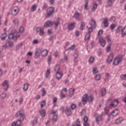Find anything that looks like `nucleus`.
Returning a JSON list of instances; mask_svg holds the SVG:
<instances>
[{
    "label": "nucleus",
    "instance_id": "1",
    "mask_svg": "<svg viewBox=\"0 0 126 126\" xmlns=\"http://www.w3.org/2000/svg\"><path fill=\"white\" fill-rule=\"evenodd\" d=\"M15 118H20L21 120H24L25 119V112L23 109L18 111L15 115Z\"/></svg>",
    "mask_w": 126,
    "mask_h": 126
},
{
    "label": "nucleus",
    "instance_id": "2",
    "mask_svg": "<svg viewBox=\"0 0 126 126\" xmlns=\"http://www.w3.org/2000/svg\"><path fill=\"white\" fill-rule=\"evenodd\" d=\"M55 13V7H49L48 8L46 11V18H50L54 16V14Z\"/></svg>",
    "mask_w": 126,
    "mask_h": 126
},
{
    "label": "nucleus",
    "instance_id": "3",
    "mask_svg": "<svg viewBox=\"0 0 126 126\" xmlns=\"http://www.w3.org/2000/svg\"><path fill=\"white\" fill-rule=\"evenodd\" d=\"M107 105L109 108L113 109V108H115V107L119 105V100L117 99H115L114 100L111 101L109 104L107 103Z\"/></svg>",
    "mask_w": 126,
    "mask_h": 126
},
{
    "label": "nucleus",
    "instance_id": "4",
    "mask_svg": "<svg viewBox=\"0 0 126 126\" xmlns=\"http://www.w3.org/2000/svg\"><path fill=\"white\" fill-rule=\"evenodd\" d=\"M119 114V109H115L111 112L109 116V119H113L114 117H116Z\"/></svg>",
    "mask_w": 126,
    "mask_h": 126
},
{
    "label": "nucleus",
    "instance_id": "5",
    "mask_svg": "<svg viewBox=\"0 0 126 126\" xmlns=\"http://www.w3.org/2000/svg\"><path fill=\"white\" fill-rule=\"evenodd\" d=\"M87 101H88V94H86L83 95L82 102H83L84 105H86L87 104Z\"/></svg>",
    "mask_w": 126,
    "mask_h": 126
},
{
    "label": "nucleus",
    "instance_id": "6",
    "mask_svg": "<svg viewBox=\"0 0 126 126\" xmlns=\"http://www.w3.org/2000/svg\"><path fill=\"white\" fill-rule=\"evenodd\" d=\"M63 76V73L62 72H56V78L57 80H60L62 79V78Z\"/></svg>",
    "mask_w": 126,
    "mask_h": 126
},
{
    "label": "nucleus",
    "instance_id": "7",
    "mask_svg": "<svg viewBox=\"0 0 126 126\" xmlns=\"http://www.w3.org/2000/svg\"><path fill=\"white\" fill-rule=\"evenodd\" d=\"M40 55H41V49L38 48L35 50V52L34 53V58L38 59V58L40 57Z\"/></svg>",
    "mask_w": 126,
    "mask_h": 126
},
{
    "label": "nucleus",
    "instance_id": "8",
    "mask_svg": "<svg viewBox=\"0 0 126 126\" xmlns=\"http://www.w3.org/2000/svg\"><path fill=\"white\" fill-rule=\"evenodd\" d=\"M65 115L67 116V117H69L72 115V112H71V110L69 107H66L65 110Z\"/></svg>",
    "mask_w": 126,
    "mask_h": 126
},
{
    "label": "nucleus",
    "instance_id": "9",
    "mask_svg": "<svg viewBox=\"0 0 126 126\" xmlns=\"http://www.w3.org/2000/svg\"><path fill=\"white\" fill-rule=\"evenodd\" d=\"M19 11V9L18 6H15L12 10V14L13 15H16Z\"/></svg>",
    "mask_w": 126,
    "mask_h": 126
},
{
    "label": "nucleus",
    "instance_id": "10",
    "mask_svg": "<svg viewBox=\"0 0 126 126\" xmlns=\"http://www.w3.org/2000/svg\"><path fill=\"white\" fill-rule=\"evenodd\" d=\"M53 25L54 22H52V21H47L45 23L44 26L45 27L48 28L50 27V26H53Z\"/></svg>",
    "mask_w": 126,
    "mask_h": 126
},
{
    "label": "nucleus",
    "instance_id": "11",
    "mask_svg": "<svg viewBox=\"0 0 126 126\" xmlns=\"http://www.w3.org/2000/svg\"><path fill=\"white\" fill-rule=\"evenodd\" d=\"M103 23L104 25V27L107 28L109 27V20L108 18H105L103 20Z\"/></svg>",
    "mask_w": 126,
    "mask_h": 126
},
{
    "label": "nucleus",
    "instance_id": "12",
    "mask_svg": "<svg viewBox=\"0 0 126 126\" xmlns=\"http://www.w3.org/2000/svg\"><path fill=\"white\" fill-rule=\"evenodd\" d=\"M113 59H114V55H113V54H111L106 60V63H111L113 61Z\"/></svg>",
    "mask_w": 126,
    "mask_h": 126
},
{
    "label": "nucleus",
    "instance_id": "13",
    "mask_svg": "<svg viewBox=\"0 0 126 126\" xmlns=\"http://www.w3.org/2000/svg\"><path fill=\"white\" fill-rule=\"evenodd\" d=\"M2 86L4 87L5 90L8 89V81L7 80L4 81L2 83Z\"/></svg>",
    "mask_w": 126,
    "mask_h": 126
},
{
    "label": "nucleus",
    "instance_id": "14",
    "mask_svg": "<svg viewBox=\"0 0 126 126\" xmlns=\"http://www.w3.org/2000/svg\"><path fill=\"white\" fill-rule=\"evenodd\" d=\"M99 43L101 45V47H105V46L106 45V41L105 40V39H103V38L101 37L99 38Z\"/></svg>",
    "mask_w": 126,
    "mask_h": 126
},
{
    "label": "nucleus",
    "instance_id": "15",
    "mask_svg": "<svg viewBox=\"0 0 126 126\" xmlns=\"http://www.w3.org/2000/svg\"><path fill=\"white\" fill-rule=\"evenodd\" d=\"M36 31L37 32H39L40 36H44V30L40 27H37L36 28Z\"/></svg>",
    "mask_w": 126,
    "mask_h": 126
},
{
    "label": "nucleus",
    "instance_id": "16",
    "mask_svg": "<svg viewBox=\"0 0 126 126\" xmlns=\"http://www.w3.org/2000/svg\"><path fill=\"white\" fill-rule=\"evenodd\" d=\"M75 24L74 23H71V24L68 25V29L69 31H70V30H73Z\"/></svg>",
    "mask_w": 126,
    "mask_h": 126
},
{
    "label": "nucleus",
    "instance_id": "17",
    "mask_svg": "<svg viewBox=\"0 0 126 126\" xmlns=\"http://www.w3.org/2000/svg\"><path fill=\"white\" fill-rule=\"evenodd\" d=\"M123 57V55H118L116 57H115V59H117L119 63H121V62L123 61V60L124 59Z\"/></svg>",
    "mask_w": 126,
    "mask_h": 126
},
{
    "label": "nucleus",
    "instance_id": "18",
    "mask_svg": "<svg viewBox=\"0 0 126 126\" xmlns=\"http://www.w3.org/2000/svg\"><path fill=\"white\" fill-rule=\"evenodd\" d=\"M39 113L40 114L42 118H45L46 116V110L42 109L39 111Z\"/></svg>",
    "mask_w": 126,
    "mask_h": 126
},
{
    "label": "nucleus",
    "instance_id": "19",
    "mask_svg": "<svg viewBox=\"0 0 126 126\" xmlns=\"http://www.w3.org/2000/svg\"><path fill=\"white\" fill-rule=\"evenodd\" d=\"M88 101L89 103H91L93 101H94V96L91 94L89 96L88 95Z\"/></svg>",
    "mask_w": 126,
    "mask_h": 126
},
{
    "label": "nucleus",
    "instance_id": "20",
    "mask_svg": "<svg viewBox=\"0 0 126 126\" xmlns=\"http://www.w3.org/2000/svg\"><path fill=\"white\" fill-rule=\"evenodd\" d=\"M98 7V4L96 3H94L93 5V7L92 8V12H95V10L97 9Z\"/></svg>",
    "mask_w": 126,
    "mask_h": 126
},
{
    "label": "nucleus",
    "instance_id": "21",
    "mask_svg": "<svg viewBox=\"0 0 126 126\" xmlns=\"http://www.w3.org/2000/svg\"><path fill=\"white\" fill-rule=\"evenodd\" d=\"M80 16V14H79V12H75L74 15V17H75V19H77L79 21L80 20V18H79V16Z\"/></svg>",
    "mask_w": 126,
    "mask_h": 126
},
{
    "label": "nucleus",
    "instance_id": "22",
    "mask_svg": "<svg viewBox=\"0 0 126 126\" xmlns=\"http://www.w3.org/2000/svg\"><path fill=\"white\" fill-rule=\"evenodd\" d=\"M75 91V89L71 88L69 90V97H71L72 96H73V94H74V92Z\"/></svg>",
    "mask_w": 126,
    "mask_h": 126
},
{
    "label": "nucleus",
    "instance_id": "23",
    "mask_svg": "<svg viewBox=\"0 0 126 126\" xmlns=\"http://www.w3.org/2000/svg\"><path fill=\"white\" fill-rule=\"evenodd\" d=\"M123 27L122 26H119L116 30V33H120L121 32H123Z\"/></svg>",
    "mask_w": 126,
    "mask_h": 126
},
{
    "label": "nucleus",
    "instance_id": "24",
    "mask_svg": "<svg viewBox=\"0 0 126 126\" xmlns=\"http://www.w3.org/2000/svg\"><path fill=\"white\" fill-rule=\"evenodd\" d=\"M60 69H61L60 64H57L54 68L55 71H56V72H60Z\"/></svg>",
    "mask_w": 126,
    "mask_h": 126
},
{
    "label": "nucleus",
    "instance_id": "25",
    "mask_svg": "<svg viewBox=\"0 0 126 126\" xmlns=\"http://www.w3.org/2000/svg\"><path fill=\"white\" fill-rule=\"evenodd\" d=\"M37 5L36 4V3L33 4L31 6V10L32 12H34V11H36V9H37Z\"/></svg>",
    "mask_w": 126,
    "mask_h": 126
},
{
    "label": "nucleus",
    "instance_id": "26",
    "mask_svg": "<svg viewBox=\"0 0 126 126\" xmlns=\"http://www.w3.org/2000/svg\"><path fill=\"white\" fill-rule=\"evenodd\" d=\"M41 56H42V57H46V56H48V50L44 49L41 52Z\"/></svg>",
    "mask_w": 126,
    "mask_h": 126
},
{
    "label": "nucleus",
    "instance_id": "27",
    "mask_svg": "<svg viewBox=\"0 0 126 126\" xmlns=\"http://www.w3.org/2000/svg\"><path fill=\"white\" fill-rule=\"evenodd\" d=\"M88 0H85V5H84V9L85 10H88V6H89V5L88 4Z\"/></svg>",
    "mask_w": 126,
    "mask_h": 126
},
{
    "label": "nucleus",
    "instance_id": "28",
    "mask_svg": "<svg viewBox=\"0 0 126 126\" xmlns=\"http://www.w3.org/2000/svg\"><path fill=\"white\" fill-rule=\"evenodd\" d=\"M123 121H124V118L123 117H120L116 120V124H121Z\"/></svg>",
    "mask_w": 126,
    "mask_h": 126
},
{
    "label": "nucleus",
    "instance_id": "29",
    "mask_svg": "<svg viewBox=\"0 0 126 126\" xmlns=\"http://www.w3.org/2000/svg\"><path fill=\"white\" fill-rule=\"evenodd\" d=\"M106 93H107V90L105 88L101 89V96L104 97L106 95Z\"/></svg>",
    "mask_w": 126,
    "mask_h": 126
},
{
    "label": "nucleus",
    "instance_id": "30",
    "mask_svg": "<svg viewBox=\"0 0 126 126\" xmlns=\"http://www.w3.org/2000/svg\"><path fill=\"white\" fill-rule=\"evenodd\" d=\"M58 121V114H55L53 116L52 121L53 123H56Z\"/></svg>",
    "mask_w": 126,
    "mask_h": 126
},
{
    "label": "nucleus",
    "instance_id": "31",
    "mask_svg": "<svg viewBox=\"0 0 126 126\" xmlns=\"http://www.w3.org/2000/svg\"><path fill=\"white\" fill-rule=\"evenodd\" d=\"M100 121H102V116L98 115L95 117V122H96V123H99Z\"/></svg>",
    "mask_w": 126,
    "mask_h": 126
},
{
    "label": "nucleus",
    "instance_id": "32",
    "mask_svg": "<svg viewBox=\"0 0 126 126\" xmlns=\"http://www.w3.org/2000/svg\"><path fill=\"white\" fill-rule=\"evenodd\" d=\"M117 27V25L112 24L110 26V29L111 30L112 32H114V29Z\"/></svg>",
    "mask_w": 126,
    "mask_h": 126
},
{
    "label": "nucleus",
    "instance_id": "33",
    "mask_svg": "<svg viewBox=\"0 0 126 126\" xmlns=\"http://www.w3.org/2000/svg\"><path fill=\"white\" fill-rule=\"evenodd\" d=\"M91 36V33H89L87 32L85 35V40L86 41H87V40H89V39H90Z\"/></svg>",
    "mask_w": 126,
    "mask_h": 126
},
{
    "label": "nucleus",
    "instance_id": "34",
    "mask_svg": "<svg viewBox=\"0 0 126 126\" xmlns=\"http://www.w3.org/2000/svg\"><path fill=\"white\" fill-rule=\"evenodd\" d=\"M125 36H126V26L124 28L122 32V36L125 37Z\"/></svg>",
    "mask_w": 126,
    "mask_h": 126
},
{
    "label": "nucleus",
    "instance_id": "35",
    "mask_svg": "<svg viewBox=\"0 0 126 126\" xmlns=\"http://www.w3.org/2000/svg\"><path fill=\"white\" fill-rule=\"evenodd\" d=\"M29 84L27 83H26L24 84L23 90L24 91H27L28 90Z\"/></svg>",
    "mask_w": 126,
    "mask_h": 126
},
{
    "label": "nucleus",
    "instance_id": "36",
    "mask_svg": "<svg viewBox=\"0 0 126 126\" xmlns=\"http://www.w3.org/2000/svg\"><path fill=\"white\" fill-rule=\"evenodd\" d=\"M72 126H81L80 125V120L79 118H78L77 121H76V125H73Z\"/></svg>",
    "mask_w": 126,
    "mask_h": 126
},
{
    "label": "nucleus",
    "instance_id": "37",
    "mask_svg": "<svg viewBox=\"0 0 126 126\" xmlns=\"http://www.w3.org/2000/svg\"><path fill=\"white\" fill-rule=\"evenodd\" d=\"M116 19H117V18H116V17L112 16L110 18L109 21L113 23L114 22H116Z\"/></svg>",
    "mask_w": 126,
    "mask_h": 126
},
{
    "label": "nucleus",
    "instance_id": "38",
    "mask_svg": "<svg viewBox=\"0 0 126 126\" xmlns=\"http://www.w3.org/2000/svg\"><path fill=\"white\" fill-rule=\"evenodd\" d=\"M90 25L92 27H94V26H95L96 25V22L94 20H91L90 22Z\"/></svg>",
    "mask_w": 126,
    "mask_h": 126
},
{
    "label": "nucleus",
    "instance_id": "39",
    "mask_svg": "<svg viewBox=\"0 0 126 126\" xmlns=\"http://www.w3.org/2000/svg\"><path fill=\"white\" fill-rule=\"evenodd\" d=\"M75 49V45H73L71 46V47H69L67 49V51H69V52H70L71 51H74V50Z\"/></svg>",
    "mask_w": 126,
    "mask_h": 126
},
{
    "label": "nucleus",
    "instance_id": "40",
    "mask_svg": "<svg viewBox=\"0 0 126 126\" xmlns=\"http://www.w3.org/2000/svg\"><path fill=\"white\" fill-rule=\"evenodd\" d=\"M57 102H58V97H54L53 98V104H54V107H55V106H56V105L57 104Z\"/></svg>",
    "mask_w": 126,
    "mask_h": 126
},
{
    "label": "nucleus",
    "instance_id": "41",
    "mask_svg": "<svg viewBox=\"0 0 126 126\" xmlns=\"http://www.w3.org/2000/svg\"><path fill=\"white\" fill-rule=\"evenodd\" d=\"M84 28H85V23L82 22L81 24L80 29V30H84Z\"/></svg>",
    "mask_w": 126,
    "mask_h": 126
},
{
    "label": "nucleus",
    "instance_id": "42",
    "mask_svg": "<svg viewBox=\"0 0 126 126\" xmlns=\"http://www.w3.org/2000/svg\"><path fill=\"white\" fill-rule=\"evenodd\" d=\"M113 65H115V66L119 65V64H120V63H119V61L117 60L116 58H115L113 63Z\"/></svg>",
    "mask_w": 126,
    "mask_h": 126
},
{
    "label": "nucleus",
    "instance_id": "43",
    "mask_svg": "<svg viewBox=\"0 0 126 126\" xmlns=\"http://www.w3.org/2000/svg\"><path fill=\"white\" fill-rule=\"evenodd\" d=\"M111 46H112V43H110L109 44V46L106 47V51L107 53H109V52H111Z\"/></svg>",
    "mask_w": 126,
    "mask_h": 126
},
{
    "label": "nucleus",
    "instance_id": "44",
    "mask_svg": "<svg viewBox=\"0 0 126 126\" xmlns=\"http://www.w3.org/2000/svg\"><path fill=\"white\" fill-rule=\"evenodd\" d=\"M47 62L48 64L50 65V64H51V62H52V55H49L47 59Z\"/></svg>",
    "mask_w": 126,
    "mask_h": 126
},
{
    "label": "nucleus",
    "instance_id": "45",
    "mask_svg": "<svg viewBox=\"0 0 126 126\" xmlns=\"http://www.w3.org/2000/svg\"><path fill=\"white\" fill-rule=\"evenodd\" d=\"M8 46H9V47H10V48H12V47H13L14 46V43H13V42H12L11 41H8Z\"/></svg>",
    "mask_w": 126,
    "mask_h": 126
},
{
    "label": "nucleus",
    "instance_id": "46",
    "mask_svg": "<svg viewBox=\"0 0 126 126\" xmlns=\"http://www.w3.org/2000/svg\"><path fill=\"white\" fill-rule=\"evenodd\" d=\"M51 73V70L50 69H47L46 72V78H48Z\"/></svg>",
    "mask_w": 126,
    "mask_h": 126
},
{
    "label": "nucleus",
    "instance_id": "47",
    "mask_svg": "<svg viewBox=\"0 0 126 126\" xmlns=\"http://www.w3.org/2000/svg\"><path fill=\"white\" fill-rule=\"evenodd\" d=\"M6 97V93H2L0 94V99H4Z\"/></svg>",
    "mask_w": 126,
    "mask_h": 126
},
{
    "label": "nucleus",
    "instance_id": "48",
    "mask_svg": "<svg viewBox=\"0 0 126 126\" xmlns=\"http://www.w3.org/2000/svg\"><path fill=\"white\" fill-rule=\"evenodd\" d=\"M6 37H7V34H6V33H4L1 35V40H5Z\"/></svg>",
    "mask_w": 126,
    "mask_h": 126
},
{
    "label": "nucleus",
    "instance_id": "49",
    "mask_svg": "<svg viewBox=\"0 0 126 126\" xmlns=\"http://www.w3.org/2000/svg\"><path fill=\"white\" fill-rule=\"evenodd\" d=\"M120 77L122 80H126V74H121Z\"/></svg>",
    "mask_w": 126,
    "mask_h": 126
},
{
    "label": "nucleus",
    "instance_id": "50",
    "mask_svg": "<svg viewBox=\"0 0 126 126\" xmlns=\"http://www.w3.org/2000/svg\"><path fill=\"white\" fill-rule=\"evenodd\" d=\"M22 46H23V44L22 43H19L18 44H17L16 46V50H19V49H20V48L22 47Z\"/></svg>",
    "mask_w": 126,
    "mask_h": 126
},
{
    "label": "nucleus",
    "instance_id": "51",
    "mask_svg": "<svg viewBox=\"0 0 126 126\" xmlns=\"http://www.w3.org/2000/svg\"><path fill=\"white\" fill-rule=\"evenodd\" d=\"M22 121H24V120H21V119H20V120H18L16 122H15L16 126H21L20 125H21V122H22Z\"/></svg>",
    "mask_w": 126,
    "mask_h": 126
},
{
    "label": "nucleus",
    "instance_id": "52",
    "mask_svg": "<svg viewBox=\"0 0 126 126\" xmlns=\"http://www.w3.org/2000/svg\"><path fill=\"white\" fill-rule=\"evenodd\" d=\"M54 24L55 25L56 27H59V25L61 24V22L60 21V20H58L56 22H54Z\"/></svg>",
    "mask_w": 126,
    "mask_h": 126
},
{
    "label": "nucleus",
    "instance_id": "53",
    "mask_svg": "<svg viewBox=\"0 0 126 126\" xmlns=\"http://www.w3.org/2000/svg\"><path fill=\"white\" fill-rule=\"evenodd\" d=\"M9 39H10L11 40L13 39L14 40V34L13 33H10L8 35Z\"/></svg>",
    "mask_w": 126,
    "mask_h": 126
},
{
    "label": "nucleus",
    "instance_id": "54",
    "mask_svg": "<svg viewBox=\"0 0 126 126\" xmlns=\"http://www.w3.org/2000/svg\"><path fill=\"white\" fill-rule=\"evenodd\" d=\"M107 1L109 6H113V2L112 0H108Z\"/></svg>",
    "mask_w": 126,
    "mask_h": 126
},
{
    "label": "nucleus",
    "instance_id": "55",
    "mask_svg": "<svg viewBox=\"0 0 126 126\" xmlns=\"http://www.w3.org/2000/svg\"><path fill=\"white\" fill-rule=\"evenodd\" d=\"M46 106V101L43 100L41 102V108H43Z\"/></svg>",
    "mask_w": 126,
    "mask_h": 126
},
{
    "label": "nucleus",
    "instance_id": "56",
    "mask_svg": "<svg viewBox=\"0 0 126 126\" xmlns=\"http://www.w3.org/2000/svg\"><path fill=\"white\" fill-rule=\"evenodd\" d=\"M93 73L94 74H96V73H98V69H97L96 68H94L93 69Z\"/></svg>",
    "mask_w": 126,
    "mask_h": 126
},
{
    "label": "nucleus",
    "instance_id": "57",
    "mask_svg": "<svg viewBox=\"0 0 126 126\" xmlns=\"http://www.w3.org/2000/svg\"><path fill=\"white\" fill-rule=\"evenodd\" d=\"M70 108L72 110H75V108H76V105L74 103H73L71 104Z\"/></svg>",
    "mask_w": 126,
    "mask_h": 126
},
{
    "label": "nucleus",
    "instance_id": "58",
    "mask_svg": "<svg viewBox=\"0 0 126 126\" xmlns=\"http://www.w3.org/2000/svg\"><path fill=\"white\" fill-rule=\"evenodd\" d=\"M64 98H65V94L63 93V92H61V99H63Z\"/></svg>",
    "mask_w": 126,
    "mask_h": 126
},
{
    "label": "nucleus",
    "instance_id": "59",
    "mask_svg": "<svg viewBox=\"0 0 126 126\" xmlns=\"http://www.w3.org/2000/svg\"><path fill=\"white\" fill-rule=\"evenodd\" d=\"M92 32H93V27L89 28L88 33H89V34H91V33H92Z\"/></svg>",
    "mask_w": 126,
    "mask_h": 126
},
{
    "label": "nucleus",
    "instance_id": "60",
    "mask_svg": "<svg viewBox=\"0 0 126 126\" xmlns=\"http://www.w3.org/2000/svg\"><path fill=\"white\" fill-rule=\"evenodd\" d=\"M19 32L20 33H23V32H24V28L23 27H20Z\"/></svg>",
    "mask_w": 126,
    "mask_h": 126
},
{
    "label": "nucleus",
    "instance_id": "61",
    "mask_svg": "<svg viewBox=\"0 0 126 126\" xmlns=\"http://www.w3.org/2000/svg\"><path fill=\"white\" fill-rule=\"evenodd\" d=\"M100 78H101V76H100V75H99V74L96 75V76H95V79H96L97 81L100 80Z\"/></svg>",
    "mask_w": 126,
    "mask_h": 126
},
{
    "label": "nucleus",
    "instance_id": "62",
    "mask_svg": "<svg viewBox=\"0 0 126 126\" xmlns=\"http://www.w3.org/2000/svg\"><path fill=\"white\" fill-rule=\"evenodd\" d=\"M47 7H48V4H47L46 3H44L42 7V9H46Z\"/></svg>",
    "mask_w": 126,
    "mask_h": 126
},
{
    "label": "nucleus",
    "instance_id": "63",
    "mask_svg": "<svg viewBox=\"0 0 126 126\" xmlns=\"http://www.w3.org/2000/svg\"><path fill=\"white\" fill-rule=\"evenodd\" d=\"M45 95H46V91L45 90V89L42 88V96H45Z\"/></svg>",
    "mask_w": 126,
    "mask_h": 126
},
{
    "label": "nucleus",
    "instance_id": "64",
    "mask_svg": "<svg viewBox=\"0 0 126 126\" xmlns=\"http://www.w3.org/2000/svg\"><path fill=\"white\" fill-rule=\"evenodd\" d=\"M89 63H93L94 62V58L93 57H91L89 60Z\"/></svg>",
    "mask_w": 126,
    "mask_h": 126
}]
</instances>
